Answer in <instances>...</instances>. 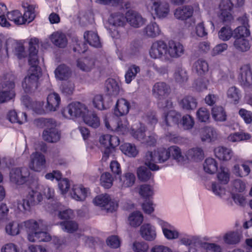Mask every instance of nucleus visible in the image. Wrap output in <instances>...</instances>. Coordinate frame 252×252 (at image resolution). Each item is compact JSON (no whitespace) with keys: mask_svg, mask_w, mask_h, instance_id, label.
<instances>
[{"mask_svg":"<svg viewBox=\"0 0 252 252\" xmlns=\"http://www.w3.org/2000/svg\"><path fill=\"white\" fill-rule=\"evenodd\" d=\"M243 26H239L234 30V38H245L250 34L248 26V18L246 15H244L238 19Z\"/></svg>","mask_w":252,"mask_h":252,"instance_id":"obj_22","label":"nucleus"},{"mask_svg":"<svg viewBox=\"0 0 252 252\" xmlns=\"http://www.w3.org/2000/svg\"><path fill=\"white\" fill-rule=\"evenodd\" d=\"M50 38L53 44L60 48L65 47L67 43V40L65 34L61 32L53 33L51 35Z\"/></svg>","mask_w":252,"mask_h":252,"instance_id":"obj_31","label":"nucleus"},{"mask_svg":"<svg viewBox=\"0 0 252 252\" xmlns=\"http://www.w3.org/2000/svg\"><path fill=\"white\" fill-rule=\"evenodd\" d=\"M128 111H114L113 118H105L104 121L106 127L117 133L118 134L124 135L128 132V122L125 118H120V116H123L127 114Z\"/></svg>","mask_w":252,"mask_h":252,"instance_id":"obj_3","label":"nucleus"},{"mask_svg":"<svg viewBox=\"0 0 252 252\" xmlns=\"http://www.w3.org/2000/svg\"><path fill=\"white\" fill-rule=\"evenodd\" d=\"M193 11V8L191 6L186 5L181 6L176 9L174 14L176 19L181 20H186L192 16Z\"/></svg>","mask_w":252,"mask_h":252,"instance_id":"obj_25","label":"nucleus"},{"mask_svg":"<svg viewBox=\"0 0 252 252\" xmlns=\"http://www.w3.org/2000/svg\"><path fill=\"white\" fill-rule=\"evenodd\" d=\"M135 176L130 172H127L120 178V186L122 188L131 187L135 183Z\"/></svg>","mask_w":252,"mask_h":252,"instance_id":"obj_43","label":"nucleus"},{"mask_svg":"<svg viewBox=\"0 0 252 252\" xmlns=\"http://www.w3.org/2000/svg\"><path fill=\"white\" fill-rule=\"evenodd\" d=\"M234 36V31L228 26L222 27L218 32L219 38L222 41H228Z\"/></svg>","mask_w":252,"mask_h":252,"instance_id":"obj_59","label":"nucleus"},{"mask_svg":"<svg viewBox=\"0 0 252 252\" xmlns=\"http://www.w3.org/2000/svg\"><path fill=\"white\" fill-rule=\"evenodd\" d=\"M139 125L140 127L136 131H135L134 128L131 129L130 133L132 136L148 146L155 145L157 141L155 136L154 135H151L146 137L144 134L145 131L144 126L141 123L139 124Z\"/></svg>","mask_w":252,"mask_h":252,"instance_id":"obj_15","label":"nucleus"},{"mask_svg":"<svg viewBox=\"0 0 252 252\" xmlns=\"http://www.w3.org/2000/svg\"><path fill=\"white\" fill-rule=\"evenodd\" d=\"M169 87L164 82H158L155 84L153 88V93L157 97H163L169 92Z\"/></svg>","mask_w":252,"mask_h":252,"instance_id":"obj_40","label":"nucleus"},{"mask_svg":"<svg viewBox=\"0 0 252 252\" xmlns=\"http://www.w3.org/2000/svg\"><path fill=\"white\" fill-rule=\"evenodd\" d=\"M77 66L83 71H89L94 66V61L89 58L80 59L77 61Z\"/></svg>","mask_w":252,"mask_h":252,"instance_id":"obj_58","label":"nucleus"},{"mask_svg":"<svg viewBox=\"0 0 252 252\" xmlns=\"http://www.w3.org/2000/svg\"><path fill=\"white\" fill-rule=\"evenodd\" d=\"M217 178L220 184H227L230 179V173L228 169L225 167L220 166L217 174Z\"/></svg>","mask_w":252,"mask_h":252,"instance_id":"obj_57","label":"nucleus"},{"mask_svg":"<svg viewBox=\"0 0 252 252\" xmlns=\"http://www.w3.org/2000/svg\"><path fill=\"white\" fill-rule=\"evenodd\" d=\"M22 104L25 108L32 110H40L42 109L43 103L42 101H32L27 95H24L21 98Z\"/></svg>","mask_w":252,"mask_h":252,"instance_id":"obj_28","label":"nucleus"},{"mask_svg":"<svg viewBox=\"0 0 252 252\" xmlns=\"http://www.w3.org/2000/svg\"><path fill=\"white\" fill-rule=\"evenodd\" d=\"M226 96L231 102L237 104L241 97V91L236 87L232 86L227 90Z\"/></svg>","mask_w":252,"mask_h":252,"instance_id":"obj_45","label":"nucleus"},{"mask_svg":"<svg viewBox=\"0 0 252 252\" xmlns=\"http://www.w3.org/2000/svg\"><path fill=\"white\" fill-rule=\"evenodd\" d=\"M187 157L189 158L197 161L204 158V152L200 148H192L188 151Z\"/></svg>","mask_w":252,"mask_h":252,"instance_id":"obj_54","label":"nucleus"},{"mask_svg":"<svg viewBox=\"0 0 252 252\" xmlns=\"http://www.w3.org/2000/svg\"><path fill=\"white\" fill-rule=\"evenodd\" d=\"M36 189L38 190L43 189V192L47 199V204L45 206L46 209L47 210L48 206H51V208L54 207L55 202L53 200H56L53 198L54 195V189L48 186L43 187L39 185L36 186Z\"/></svg>","mask_w":252,"mask_h":252,"instance_id":"obj_36","label":"nucleus"},{"mask_svg":"<svg viewBox=\"0 0 252 252\" xmlns=\"http://www.w3.org/2000/svg\"><path fill=\"white\" fill-rule=\"evenodd\" d=\"M134 103L130 104L127 100L125 98H121L119 99L115 106L114 110H129V109H134Z\"/></svg>","mask_w":252,"mask_h":252,"instance_id":"obj_60","label":"nucleus"},{"mask_svg":"<svg viewBox=\"0 0 252 252\" xmlns=\"http://www.w3.org/2000/svg\"><path fill=\"white\" fill-rule=\"evenodd\" d=\"M140 234L145 240L149 241L154 240L157 236L154 226L149 223H145L140 227Z\"/></svg>","mask_w":252,"mask_h":252,"instance_id":"obj_26","label":"nucleus"},{"mask_svg":"<svg viewBox=\"0 0 252 252\" xmlns=\"http://www.w3.org/2000/svg\"><path fill=\"white\" fill-rule=\"evenodd\" d=\"M181 118L177 111H167L164 114L163 122L167 126H171L178 123Z\"/></svg>","mask_w":252,"mask_h":252,"instance_id":"obj_37","label":"nucleus"},{"mask_svg":"<svg viewBox=\"0 0 252 252\" xmlns=\"http://www.w3.org/2000/svg\"><path fill=\"white\" fill-rule=\"evenodd\" d=\"M105 87L109 95L115 96L119 93L120 86L119 82L114 79H108L106 81Z\"/></svg>","mask_w":252,"mask_h":252,"instance_id":"obj_41","label":"nucleus"},{"mask_svg":"<svg viewBox=\"0 0 252 252\" xmlns=\"http://www.w3.org/2000/svg\"><path fill=\"white\" fill-rule=\"evenodd\" d=\"M238 79L241 85L247 87L252 85V70L250 65L242 66L238 72Z\"/></svg>","mask_w":252,"mask_h":252,"instance_id":"obj_17","label":"nucleus"},{"mask_svg":"<svg viewBox=\"0 0 252 252\" xmlns=\"http://www.w3.org/2000/svg\"><path fill=\"white\" fill-rule=\"evenodd\" d=\"M170 158L168 148H159L154 151L147 152L144 158L145 164L151 170L157 171L159 168L156 163H163Z\"/></svg>","mask_w":252,"mask_h":252,"instance_id":"obj_2","label":"nucleus"},{"mask_svg":"<svg viewBox=\"0 0 252 252\" xmlns=\"http://www.w3.org/2000/svg\"><path fill=\"white\" fill-rule=\"evenodd\" d=\"M192 69L198 75L202 76L208 71L209 65L205 60L199 59L194 63Z\"/></svg>","mask_w":252,"mask_h":252,"instance_id":"obj_35","label":"nucleus"},{"mask_svg":"<svg viewBox=\"0 0 252 252\" xmlns=\"http://www.w3.org/2000/svg\"><path fill=\"white\" fill-rule=\"evenodd\" d=\"M166 57L172 58H178L184 53V47L179 41L173 40H169L167 44Z\"/></svg>","mask_w":252,"mask_h":252,"instance_id":"obj_18","label":"nucleus"},{"mask_svg":"<svg viewBox=\"0 0 252 252\" xmlns=\"http://www.w3.org/2000/svg\"><path fill=\"white\" fill-rule=\"evenodd\" d=\"M167 48V44L164 41H155L153 42L149 49V55L154 59H164L166 57Z\"/></svg>","mask_w":252,"mask_h":252,"instance_id":"obj_11","label":"nucleus"},{"mask_svg":"<svg viewBox=\"0 0 252 252\" xmlns=\"http://www.w3.org/2000/svg\"><path fill=\"white\" fill-rule=\"evenodd\" d=\"M158 224L161 226L164 237L168 240L176 239L179 236V232L173 225L162 220H158Z\"/></svg>","mask_w":252,"mask_h":252,"instance_id":"obj_21","label":"nucleus"},{"mask_svg":"<svg viewBox=\"0 0 252 252\" xmlns=\"http://www.w3.org/2000/svg\"><path fill=\"white\" fill-rule=\"evenodd\" d=\"M203 168L205 172L213 174L217 171L218 167L217 161L213 158H207L203 164Z\"/></svg>","mask_w":252,"mask_h":252,"instance_id":"obj_46","label":"nucleus"},{"mask_svg":"<svg viewBox=\"0 0 252 252\" xmlns=\"http://www.w3.org/2000/svg\"><path fill=\"white\" fill-rule=\"evenodd\" d=\"M46 159L45 156L39 153L35 152L31 156L30 168L36 172H40L45 167Z\"/></svg>","mask_w":252,"mask_h":252,"instance_id":"obj_20","label":"nucleus"},{"mask_svg":"<svg viewBox=\"0 0 252 252\" xmlns=\"http://www.w3.org/2000/svg\"><path fill=\"white\" fill-rule=\"evenodd\" d=\"M22 6L25 9V12L23 15L24 24L27 23H29L33 21L35 18V6L27 2H24L22 3Z\"/></svg>","mask_w":252,"mask_h":252,"instance_id":"obj_32","label":"nucleus"},{"mask_svg":"<svg viewBox=\"0 0 252 252\" xmlns=\"http://www.w3.org/2000/svg\"><path fill=\"white\" fill-rule=\"evenodd\" d=\"M28 239L32 242H48L51 240V236L46 232L40 231L29 234Z\"/></svg>","mask_w":252,"mask_h":252,"instance_id":"obj_39","label":"nucleus"},{"mask_svg":"<svg viewBox=\"0 0 252 252\" xmlns=\"http://www.w3.org/2000/svg\"><path fill=\"white\" fill-rule=\"evenodd\" d=\"M174 78L176 81L179 84H183L187 82L189 76L185 68L178 67L174 73Z\"/></svg>","mask_w":252,"mask_h":252,"instance_id":"obj_56","label":"nucleus"},{"mask_svg":"<svg viewBox=\"0 0 252 252\" xmlns=\"http://www.w3.org/2000/svg\"><path fill=\"white\" fill-rule=\"evenodd\" d=\"M121 151L129 157H135L138 153L135 146L133 144L126 143L120 146Z\"/></svg>","mask_w":252,"mask_h":252,"instance_id":"obj_49","label":"nucleus"},{"mask_svg":"<svg viewBox=\"0 0 252 252\" xmlns=\"http://www.w3.org/2000/svg\"><path fill=\"white\" fill-rule=\"evenodd\" d=\"M55 202V206L51 208V206H48L47 211L51 214H54L55 215H57L58 217L62 220H66L72 219L74 217L73 211L69 209L62 210L63 206L59 203L57 200H53Z\"/></svg>","mask_w":252,"mask_h":252,"instance_id":"obj_14","label":"nucleus"},{"mask_svg":"<svg viewBox=\"0 0 252 252\" xmlns=\"http://www.w3.org/2000/svg\"><path fill=\"white\" fill-rule=\"evenodd\" d=\"M214 153L217 158L222 161L230 160L233 155V151L231 149L224 147L216 148L214 150Z\"/></svg>","mask_w":252,"mask_h":252,"instance_id":"obj_29","label":"nucleus"},{"mask_svg":"<svg viewBox=\"0 0 252 252\" xmlns=\"http://www.w3.org/2000/svg\"><path fill=\"white\" fill-rule=\"evenodd\" d=\"M126 19L127 23L134 28H139L145 23L146 20L137 12L135 11H128L126 15Z\"/></svg>","mask_w":252,"mask_h":252,"instance_id":"obj_23","label":"nucleus"},{"mask_svg":"<svg viewBox=\"0 0 252 252\" xmlns=\"http://www.w3.org/2000/svg\"><path fill=\"white\" fill-rule=\"evenodd\" d=\"M251 138V135L247 133L235 132L228 136V140L232 142H238L247 140Z\"/></svg>","mask_w":252,"mask_h":252,"instance_id":"obj_62","label":"nucleus"},{"mask_svg":"<svg viewBox=\"0 0 252 252\" xmlns=\"http://www.w3.org/2000/svg\"><path fill=\"white\" fill-rule=\"evenodd\" d=\"M130 225L133 227L139 226L143 221V216L139 211H136L131 213L128 217Z\"/></svg>","mask_w":252,"mask_h":252,"instance_id":"obj_55","label":"nucleus"},{"mask_svg":"<svg viewBox=\"0 0 252 252\" xmlns=\"http://www.w3.org/2000/svg\"><path fill=\"white\" fill-rule=\"evenodd\" d=\"M99 143L104 148L103 152L102 160L106 161L110 156L115 151V148L120 144L119 138L110 134H103L100 136Z\"/></svg>","mask_w":252,"mask_h":252,"instance_id":"obj_7","label":"nucleus"},{"mask_svg":"<svg viewBox=\"0 0 252 252\" xmlns=\"http://www.w3.org/2000/svg\"><path fill=\"white\" fill-rule=\"evenodd\" d=\"M140 71V67L132 64L129 66L125 74V81L127 84H129L135 78L137 73Z\"/></svg>","mask_w":252,"mask_h":252,"instance_id":"obj_51","label":"nucleus"},{"mask_svg":"<svg viewBox=\"0 0 252 252\" xmlns=\"http://www.w3.org/2000/svg\"><path fill=\"white\" fill-rule=\"evenodd\" d=\"M241 238V234L237 231H228L223 236L224 243L228 245H235L239 243Z\"/></svg>","mask_w":252,"mask_h":252,"instance_id":"obj_34","label":"nucleus"},{"mask_svg":"<svg viewBox=\"0 0 252 252\" xmlns=\"http://www.w3.org/2000/svg\"><path fill=\"white\" fill-rule=\"evenodd\" d=\"M235 39L233 45L238 51L244 52L250 49L251 44L246 38H236Z\"/></svg>","mask_w":252,"mask_h":252,"instance_id":"obj_47","label":"nucleus"},{"mask_svg":"<svg viewBox=\"0 0 252 252\" xmlns=\"http://www.w3.org/2000/svg\"><path fill=\"white\" fill-rule=\"evenodd\" d=\"M7 117L12 123L22 124L27 121V115L25 111H9Z\"/></svg>","mask_w":252,"mask_h":252,"instance_id":"obj_30","label":"nucleus"},{"mask_svg":"<svg viewBox=\"0 0 252 252\" xmlns=\"http://www.w3.org/2000/svg\"><path fill=\"white\" fill-rule=\"evenodd\" d=\"M148 168H149L148 167ZM150 169H147L146 167L141 166L137 169V174L138 179L142 181H147L149 180L152 176Z\"/></svg>","mask_w":252,"mask_h":252,"instance_id":"obj_64","label":"nucleus"},{"mask_svg":"<svg viewBox=\"0 0 252 252\" xmlns=\"http://www.w3.org/2000/svg\"><path fill=\"white\" fill-rule=\"evenodd\" d=\"M15 76L12 72H7L4 76V81L0 91V103H3L15 97Z\"/></svg>","mask_w":252,"mask_h":252,"instance_id":"obj_6","label":"nucleus"},{"mask_svg":"<svg viewBox=\"0 0 252 252\" xmlns=\"http://www.w3.org/2000/svg\"><path fill=\"white\" fill-rule=\"evenodd\" d=\"M85 40L92 46L98 48L101 43L97 33L94 31L86 32L84 34Z\"/></svg>","mask_w":252,"mask_h":252,"instance_id":"obj_38","label":"nucleus"},{"mask_svg":"<svg viewBox=\"0 0 252 252\" xmlns=\"http://www.w3.org/2000/svg\"><path fill=\"white\" fill-rule=\"evenodd\" d=\"M56 79L60 80L67 79L70 75V70L68 67L64 64L59 65L55 71Z\"/></svg>","mask_w":252,"mask_h":252,"instance_id":"obj_42","label":"nucleus"},{"mask_svg":"<svg viewBox=\"0 0 252 252\" xmlns=\"http://www.w3.org/2000/svg\"><path fill=\"white\" fill-rule=\"evenodd\" d=\"M43 123L47 128L43 131V139L49 143H56L61 139V132L56 128L55 122L51 119L41 118L38 120Z\"/></svg>","mask_w":252,"mask_h":252,"instance_id":"obj_9","label":"nucleus"},{"mask_svg":"<svg viewBox=\"0 0 252 252\" xmlns=\"http://www.w3.org/2000/svg\"><path fill=\"white\" fill-rule=\"evenodd\" d=\"M6 17L9 21L13 22L16 25L24 24L23 15L18 10L8 12Z\"/></svg>","mask_w":252,"mask_h":252,"instance_id":"obj_53","label":"nucleus"},{"mask_svg":"<svg viewBox=\"0 0 252 252\" xmlns=\"http://www.w3.org/2000/svg\"><path fill=\"white\" fill-rule=\"evenodd\" d=\"M245 0H220L219 6L218 16L220 20L223 22L228 23L231 22L233 17L232 15L233 7L242 6Z\"/></svg>","mask_w":252,"mask_h":252,"instance_id":"obj_5","label":"nucleus"},{"mask_svg":"<svg viewBox=\"0 0 252 252\" xmlns=\"http://www.w3.org/2000/svg\"><path fill=\"white\" fill-rule=\"evenodd\" d=\"M95 205L104 208L108 212H112L117 208V204L111 201L110 196L107 194H101L94 199Z\"/></svg>","mask_w":252,"mask_h":252,"instance_id":"obj_13","label":"nucleus"},{"mask_svg":"<svg viewBox=\"0 0 252 252\" xmlns=\"http://www.w3.org/2000/svg\"><path fill=\"white\" fill-rule=\"evenodd\" d=\"M180 105L184 109L193 110L196 108L197 102L193 97L188 96L182 100Z\"/></svg>","mask_w":252,"mask_h":252,"instance_id":"obj_52","label":"nucleus"},{"mask_svg":"<svg viewBox=\"0 0 252 252\" xmlns=\"http://www.w3.org/2000/svg\"><path fill=\"white\" fill-rule=\"evenodd\" d=\"M30 172L29 169L26 167L21 168L13 169L10 173V178L11 181L18 185L24 184L29 177Z\"/></svg>","mask_w":252,"mask_h":252,"instance_id":"obj_16","label":"nucleus"},{"mask_svg":"<svg viewBox=\"0 0 252 252\" xmlns=\"http://www.w3.org/2000/svg\"><path fill=\"white\" fill-rule=\"evenodd\" d=\"M161 32L160 27L155 22H150L143 30V34L147 38H156L158 36Z\"/></svg>","mask_w":252,"mask_h":252,"instance_id":"obj_24","label":"nucleus"},{"mask_svg":"<svg viewBox=\"0 0 252 252\" xmlns=\"http://www.w3.org/2000/svg\"><path fill=\"white\" fill-rule=\"evenodd\" d=\"M62 229L68 233H73L77 230L78 224L73 220H66L60 223Z\"/></svg>","mask_w":252,"mask_h":252,"instance_id":"obj_61","label":"nucleus"},{"mask_svg":"<svg viewBox=\"0 0 252 252\" xmlns=\"http://www.w3.org/2000/svg\"><path fill=\"white\" fill-rule=\"evenodd\" d=\"M21 226H22V228H24L28 233V234L36 232L38 229H46L47 227L46 223L44 220H35L33 219L22 222Z\"/></svg>","mask_w":252,"mask_h":252,"instance_id":"obj_19","label":"nucleus"},{"mask_svg":"<svg viewBox=\"0 0 252 252\" xmlns=\"http://www.w3.org/2000/svg\"><path fill=\"white\" fill-rule=\"evenodd\" d=\"M63 116L67 119L77 121L81 118L84 123L93 128L99 126V119L94 111H62Z\"/></svg>","mask_w":252,"mask_h":252,"instance_id":"obj_4","label":"nucleus"},{"mask_svg":"<svg viewBox=\"0 0 252 252\" xmlns=\"http://www.w3.org/2000/svg\"><path fill=\"white\" fill-rule=\"evenodd\" d=\"M5 48L7 55L9 51H12L19 59L26 56L25 47L22 41H17L12 39H8L5 42Z\"/></svg>","mask_w":252,"mask_h":252,"instance_id":"obj_12","label":"nucleus"},{"mask_svg":"<svg viewBox=\"0 0 252 252\" xmlns=\"http://www.w3.org/2000/svg\"><path fill=\"white\" fill-rule=\"evenodd\" d=\"M89 192L88 188H84L82 185L73 186L71 195L72 197L77 201L85 200Z\"/></svg>","mask_w":252,"mask_h":252,"instance_id":"obj_27","label":"nucleus"},{"mask_svg":"<svg viewBox=\"0 0 252 252\" xmlns=\"http://www.w3.org/2000/svg\"><path fill=\"white\" fill-rule=\"evenodd\" d=\"M148 9L154 11L155 14L158 18H164L167 16L169 13L168 3L161 1V0H149L147 3Z\"/></svg>","mask_w":252,"mask_h":252,"instance_id":"obj_10","label":"nucleus"},{"mask_svg":"<svg viewBox=\"0 0 252 252\" xmlns=\"http://www.w3.org/2000/svg\"><path fill=\"white\" fill-rule=\"evenodd\" d=\"M31 189L29 191L26 197L17 202V208L21 212L30 211L32 206L38 204L42 200V196L40 192Z\"/></svg>","mask_w":252,"mask_h":252,"instance_id":"obj_8","label":"nucleus"},{"mask_svg":"<svg viewBox=\"0 0 252 252\" xmlns=\"http://www.w3.org/2000/svg\"><path fill=\"white\" fill-rule=\"evenodd\" d=\"M169 157L178 162H182L184 160V157L182 154L181 149L177 146H171L168 147Z\"/></svg>","mask_w":252,"mask_h":252,"instance_id":"obj_50","label":"nucleus"},{"mask_svg":"<svg viewBox=\"0 0 252 252\" xmlns=\"http://www.w3.org/2000/svg\"><path fill=\"white\" fill-rule=\"evenodd\" d=\"M39 40L37 38H31L29 41V62L30 67L28 74L22 82V87L26 94H32L38 88V80L41 75L40 68L38 66L37 52Z\"/></svg>","mask_w":252,"mask_h":252,"instance_id":"obj_1","label":"nucleus"},{"mask_svg":"<svg viewBox=\"0 0 252 252\" xmlns=\"http://www.w3.org/2000/svg\"><path fill=\"white\" fill-rule=\"evenodd\" d=\"M217 132L212 127L205 126L201 129L200 132L201 139L202 141L211 142L217 139Z\"/></svg>","mask_w":252,"mask_h":252,"instance_id":"obj_33","label":"nucleus"},{"mask_svg":"<svg viewBox=\"0 0 252 252\" xmlns=\"http://www.w3.org/2000/svg\"><path fill=\"white\" fill-rule=\"evenodd\" d=\"M125 19L124 15L122 13L115 12L110 15L108 19V22L112 26L121 27L124 25Z\"/></svg>","mask_w":252,"mask_h":252,"instance_id":"obj_48","label":"nucleus"},{"mask_svg":"<svg viewBox=\"0 0 252 252\" xmlns=\"http://www.w3.org/2000/svg\"><path fill=\"white\" fill-rule=\"evenodd\" d=\"M48 110H56L60 103L61 99L58 94L55 93L49 94L47 98Z\"/></svg>","mask_w":252,"mask_h":252,"instance_id":"obj_44","label":"nucleus"},{"mask_svg":"<svg viewBox=\"0 0 252 252\" xmlns=\"http://www.w3.org/2000/svg\"><path fill=\"white\" fill-rule=\"evenodd\" d=\"M22 223L19 224L15 222H10L5 227L6 233L10 235H16L19 234L20 230L23 229Z\"/></svg>","mask_w":252,"mask_h":252,"instance_id":"obj_63","label":"nucleus"}]
</instances>
